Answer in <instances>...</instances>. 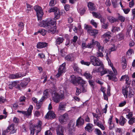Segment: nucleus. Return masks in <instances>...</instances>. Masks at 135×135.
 I'll list each match as a JSON object with an SVG mask.
<instances>
[{"instance_id":"f257e3e1","label":"nucleus","mask_w":135,"mask_h":135,"mask_svg":"<svg viewBox=\"0 0 135 135\" xmlns=\"http://www.w3.org/2000/svg\"><path fill=\"white\" fill-rule=\"evenodd\" d=\"M49 13L54 12L55 17L54 20L51 18L48 19L46 21H43L41 23V26L45 27L48 30V32L54 34L56 30V19H59L60 17L59 9L56 7L51 8L49 11Z\"/></svg>"},{"instance_id":"f03ea898","label":"nucleus","mask_w":135,"mask_h":135,"mask_svg":"<svg viewBox=\"0 0 135 135\" xmlns=\"http://www.w3.org/2000/svg\"><path fill=\"white\" fill-rule=\"evenodd\" d=\"M52 99L53 101L56 103H58L65 98L64 91L60 90L58 93L55 92L52 94Z\"/></svg>"},{"instance_id":"7ed1b4c3","label":"nucleus","mask_w":135,"mask_h":135,"mask_svg":"<svg viewBox=\"0 0 135 135\" xmlns=\"http://www.w3.org/2000/svg\"><path fill=\"white\" fill-rule=\"evenodd\" d=\"M90 63L95 66H102L103 65L102 61L98 57L91 56L90 57Z\"/></svg>"},{"instance_id":"20e7f679","label":"nucleus","mask_w":135,"mask_h":135,"mask_svg":"<svg viewBox=\"0 0 135 135\" xmlns=\"http://www.w3.org/2000/svg\"><path fill=\"white\" fill-rule=\"evenodd\" d=\"M34 9L36 12L38 20H41L43 15L41 8L38 5H36L34 7Z\"/></svg>"},{"instance_id":"39448f33","label":"nucleus","mask_w":135,"mask_h":135,"mask_svg":"<svg viewBox=\"0 0 135 135\" xmlns=\"http://www.w3.org/2000/svg\"><path fill=\"white\" fill-rule=\"evenodd\" d=\"M66 63H64L60 65L58 69V72L56 75V78H58L62 75L63 74L65 71Z\"/></svg>"},{"instance_id":"423d86ee","label":"nucleus","mask_w":135,"mask_h":135,"mask_svg":"<svg viewBox=\"0 0 135 135\" xmlns=\"http://www.w3.org/2000/svg\"><path fill=\"white\" fill-rule=\"evenodd\" d=\"M33 109L32 105H30L27 111L17 110V112L23 115L24 116H29L31 115Z\"/></svg>"},{"instance_id":"0eeeda50","label":"nucleus","mask_w":135,"mask_h":135,"mask_svg":"<svg viewBox=\"0 0 135 135\" xmlns=\"http://www.w3.org/2000/svg\"><path fill=\"white\" fill-rule=\"evenodd\" d=\"M26 73L24 74H22L21 73H17L16 74H10L9 78L11 79H18L20 78H22L23 76L26 75Z\"/></svg>"},{"instance_id":"6e6552de","label":"nucleus","mask_w":135,"mask_h":135,"mask_svg":"<svg viewBox=\"0 0 135 135\" xmlns=\"http://www.w3.org/2000/svg\"><path fill=\"white\" fill-rule=\"evenodd\" d=\"M68 114L65 113L59 117V121L62 124H65L68 118Z\"/></svg>"},{"instance_id":"1a4fd4ad","label":"nucleus","mask_w":135,"mask_h":135,"mask_svg":"<svg viewBox=\"0 0 135 135\" xmlns=\"http://www.w3.org/2000/svg\"><path fill=\"white\" fill-rule=\"evenodd\" d=\"M42 122L40 120H39L37 124L34 125V128H37V130L36 131V135H38V133L41 131L42 129Z\"/></svg>"},{"instance_id":"9d476101","label":"nucleus","mask_w":135,"mask_h":135,"mask_svg":"<svg viewBox=\"0 0 135 135\" xmlns=\"http://www.w3.org/2000/svg\"><path fill=\"white\" fill-rule=\"evenodd\" d=\"M56 117V115L53 111H49L45 116V117L47 119L50 118L51 119H54Z\"/></svg>"},{"instance_id":"9b49d317","label":"nucleus","mask_w":135,"mask_h":135,"mask_svg":"<svg viewBox=\"0 0 135 135\" xmlns=\"http://www.w3.org/2000/svg\"><path fill=\"white\" fill-rule=\"evenodd\" d=\"M87 6L89 10L90 11H95L97 10L96 6L94 3L93 2H89L88 3Z\"/></svg>"},{"instance_id":"f8f14e48","label":"nucleus","mask_w":135,"mask_h":135,"mask_svg":"<svg viewBox=\"0 0 135 135\" xmlns=\"http://www.w3.org/2000/svg\"><path fill=\"white\" fill-rule=\"evenodd\" d=\"M64 128L62 126H59L56 129L57 135H64Z\"/></svg>"},{"instance_id":"ddd939ff","label":"nucleus","mask_w":135,"mask_h":135,"mask_svg":"<svg viewBox=\"0 0 135 135\" xmlns=\"http://www.w3.org/2000/svg\"><path fill=\"white\" fill-rule=\"evenodd\" d=\"M66 106V103L63 102L60 103L58 106V110L60 112L65 111Z\"/></svg>"},{"instance_id":"4468645a","label":"nucleus","mask_w":135,"mask_h":135,"mask_svg":"<svg viewBox=\"0 0 135 135\" xmlns=\"http://www.w3.org/2000/svg\"><path fill=\"white\" fill-rule=\"evenodd\" d=\"M84 120L81 118V117H79L77 120L76 122V126L78 127L81 126L84 124Z\"/></svg>"},{"instance_id":"2eb2a0df","label":"nucleus","mask_w":135,"mask_h":135,"mask_svg":"<svg viewBox=\"0 0 135 135\" xmlns=\"http://www.w3.org/2000/svg\"><path fill=\"white\" fill-rule=\"evenodd\" d=\"M77 78L76 76L74 75L71 76L69 79V81L70 82L74 84H76L77 82Z\"/></svg>"},{"instance_id":"dca6fc26","label":"nucleus","mask_w":135,"mask_h":135,"mask_svg":"<svg viewBox=\"0 0 135 135\" xmlns=\"http://www.w3.org/2000/svg\"><path fill=\"white\" fill-rule=\"evenodd\" d=\"M48 45L47 43L45 42H38V43L37 47V48L41 49L46 47Z\"/></svg>"},{"instance_id":"f3484780","label":"nucleus","mask_w":135,"mask_h":135,"mask_svg":"<svg viewBox=\"0 0 135 135\" xmlns=\"http://www.w3.org/2000/svg\"><path fill=\"white\" fill-rule=\"evenodd\" d=\"M101 66L103 69V70L100 72L101 76H102L104 74L107 73L111 74L112 72L111 71H109L108 69L104 68L103 65Z\"/></svg>"},{"instance_id":"a211bd4d","label":"nucleus","mask_w":135,"mask_h":135,"mask_svg":"<svg viewBox=\"0 0 135 135\" xmlns=\"http://www.w3.org/2000/svg\"><path fill=\"white\" fill-rule=\"evenodd\" d=\"M24 25V23L22 22H20L18 23V35H19V33H20V32L23 30Z\"/></svg>"},{"instance_id":"6ab92c4d","label":"nucleus","mask_w":135,"mask_h":135,"mask_svg":"<svg viewBox=\"0 0 135 135\" xmlns=\"http://www.w3.org/2000/svg\"><path fill=\"white\" fill-rule=\"evenodd\" d=\"M98 119H94V124L98 126L103 130H104L105 129V128L103 126L102 124H100L99 122H98Z\"/></svg>"},{"instance_id":"aec40b11","label":"nucleus","mask_w":135,"mask_h":135,"mask_svg":"<svg viewBox=\"0 0 135 135\" xmlns=\"http://www.w3.org/2000/svg\"><path fill=\"white\" fill-rule=\"evenodd\" d=\"M93 126L92 124L90 123L87 124L85 129L86 130H87L88 132H91L93 129Z\"/></svg>"},{"instance_id":"412c9836","label":"nucleus","mask_w":135,"mask_h":135,"mask_svg":"<svg viewBox=\"0 0 135 135\" xmlns=\"http://www.w3.org/2000/svg\"><path fill=\"white\" fill-rule=\"evenodd\" d=\"M77 79V84L78 83L79 84H80V85L86 84V82L80 77H78Z\"/></svg>"},{"instance_id":"4be33fe9","label":"nucleus","mask_w":135,"mask_h":135,"mask_svg":"<svg viewBox=\"0 0 135 135\" xmlns=\"http://www.w3.org/2000/svg\"><path fill=\"white\" fill-rule=\"evenodd\" d=\"M127 121V120L126 118L123 116H121L120 117L119 124L122 126H123Z\"/></svg>"},{"instance_id":"5701e85b","label":"nucleus","mask_w":135,"mask_h":135,"mask_svg":"<svg viewBox=\"0 0 135 135\" xmlns=\"http://www.w3.org/2000/svg\"><path fill=\"white\" fill-rule=\"evenodd\" d=\"M107 19L109 22L112 23L118 22V20L117 18H116L113 16H108L107 17Z\"/></svg>"},{"instance_id":"b1692460","label":"nucleus","mask_w":135,"mask_h":135,"mask_svg":"<svg viewBox=\"0 0 135 135\" xmlns=\"http://www.w3.org/2000/svg\"><path fill=\"white\" fill-rule=\"evenodd\" d=\"M19 82V81H12L8 85V88L10 89H12L14 87H15L17 83H18Z\"/></svg>"},{"instance_id":"393cba45","label":"nucleus","mask_w":135,"mask_h":135,"mask_svg":"<svg viewBox=\"0 0 135 135\" xmlns=\"http://www.w3.org/2000/svg\"><path fill=\"white\" fill-rule=\"evenodd\" d=\"M122 93L125 98H127L128 95V88L125 87L122 89Z\"/></svg>"},{"instance_id":"a878e982","label":"nucleus","mask_w":135,"mask_h":135,"mask_svg":"<svg viewBox=\"0 0 135 135\" xmlns=\"http://www.w3.org/2000/svg\"><path fill=\"white\" fill-rule=\"evenodd\" d=\"M28 83V81L27 80L25 79L21 82L20 85L22 88H25Z\"/></svg>"},{"instance_id":"bb28decb","label":"nucleus","mask_w":135,"mask_h":135,"mask_svg":"<svg viewBox=\"0 0 135 135\" xmlns=\"http://www.w3.org/2000/svg\"><path fill=\"white\" fill-rule=\"evenodd\" d=\"M64 39L63 37H58L56 40L55 43L56 45H60L64 41Z\"/></svg>"},{"instance_id":"cd10ccee","label":"nucleus","mask_w":135,"mask_h":135,"mask_svg":"<svg viewBox=\"0 0 135 135\" xmlns=\"http://www.w3.org/2000/svg\"><path fill=\"white\" fill-rule=\"evenodd\" d=\"M87 84H84L81 85H80V89L82 92L85 93L87 91Z\"/></svg>"},{"instance_id":"c85d7f7f","label":"nucleus","mask_w":135,"mask_h":135,"mask_svg":"<svg viewBox=\"0 0 135 135\" xmlns=\"http://www.w3.org/2000/svg\"><path fill=\"white\" fill-rule=\"evenodd\" d=\"M96 41H95L94 39H92L91 41V42L90 43H88V48H91L92 47L93 48L95 45H96Z\"/></svg>"},{"instance_id":"c756f323","label":"nucleus","mask_w":135,"mask_h":135,"mask_svg":"<svg viewBox=\"0 0 135 135\" xmlns=\"http://www.w3.org/2000/svg\"><path fill=\"white\" fill-rule=\"evenodd\" d=\"M93 16L99 19L101 18L102 15L99 12H92L91 13Z\"/></svg>"},{"instance_id":"7c9ffc66","label":"nucleus","mask_w":135,"mask_h":135,"mask_svg":"<svg viewBox=\"0 0 135 135\" xmlns=\"http://www.w3.org/2000/svg\"><path fill=\"white\" fill-rule=\"evenodd\" d=\"M105 52H106V57H107V59L108 61V64L110 65V66L112 68V67H114L113 66V64L111 62L110 60L109 59V58L108 56V50H106Z\"/></svg>"},{"instance_id":"2f4dec72","label":"nucleus","mask_w":135,"mask_h":135,"mask_svg":"<svg viewBox=\"0 0 135 135\" xmlns=\"http://www.w3.org/2000/svg\"><path fill=\"white\" fill-rule=\"evenodd\" d=\"M46 31L44 29H39L37 32H35V34L37 35L38 33H40L43 36H44L46 34Z\"/></svg>"},{"instance_id":"473e14b6","label":"nucleus","mask_w":135,"mask_h":135,"mask_svg":"<svg viewBox=\"0 0 135 135\" xmlns=\"http://www.w3.org/2000/svg\"><path fill=\"white\" fill-rule=\"evenodd\" d=\"M111 34L110 32H108L103 35L102 37L104 38H110L111 37V36L110 35Z\"/></svg>"},{"instance_id":"72a5a7b5","label":"nucleus","mask_w":135,"mask_h":135,"mask_svg":"<svg viewBox=\"0 0 135 135\" xmlns=\"http://www.w3.org/2000/svg\"><path fill=\"white\" fill-rule=\"evenodd\" d=\"M117 37L120 40H121L124 39V35L122 32H121L117 35Z\"/></svg>"},{"instance_id":"f704fd0d","label":"nucleus","mask_w":135,"mask_h":135,"mask_svg":"<svg viewBox=\"0 0 135 135\" xmlns=\"http://www.w3.org/2000/svg\"><path fill=\"white\" fill-rule=\"evenodd\" d=\"M73 68L74 71L77 73H80L81 72V70L78 67L76 64L74 65Z\"/></svg>"},{"instance_id":"c9c22d12","label":"nucleus","mask_w":135,"mask_h":135,"mask_svg":"<svg viewBox=\"0 0 135 135\" xmlns=\"http://www.w3.org/2000/svg\"><path fill=\"white\" fill-rule=\"evenodd\" d=\"M65 59L68 61H72L73 59L72 54H70L67 55L65 56Z\"/></svg>"},{"instance_id":"e433bc0d","label":"nucleus","mask_w":135,"mask_h":135,"mask_svg":"<svg viewBox=\"0 0 135 135\" xmlns=\"http://www.w3.org/2000/svg\"><path fill=\"white\" fill-rule=\"evenodd\" d=\"M91 35H94L97 34L98 31L96 30H91L89 32Z\"/></svg>"},{"instance_id":"4c0bfd02","label":"nucleus","mask_w":135,"mask_h":135,"mask_svg":"<svg viewBox=\"0 0 135 135\" xmlns=\"http://www.w3.org/2000/svg\"><path fill=\"white\" fill-rule=\"evenodd\" d=\"M117 19L122 22H124L125 20V18L123 16L120 15L119 14H118V18Z\"/></svg>"},{"instance_id":"58836bf2","label":"nucleus","mask_w":135,"mask_h":135,"mask_svg":"<svg viewBox=\"0 0 135 135\" xmlns=\"http://www.w3.org/2000/svg\"><path fill=\"white\" fill-rule=\"evenodd\" d=\"M118 2L117 0H112V3L114 7L115 8L117 7L118 4Z\"/></svg>"},{"instance_id":"ea45409f","label":"nucleus","mask_w":135,"mask_h":135,"mask_svg":"<svg viewBox=\"0 0 135 135\" xmlns=\"http://www.w3.org/2000/svg\"><path fill=\"white\" fill-rule=\"evenodd\" d=\"M84 75L86 77V78L88 79H91L92 77L91 75L88 73H85L84 74Z\"/></svg>"},{"instance_id":"a19ab883","label":"nucleus","mask_w":135,"mask_h":135,"mask_svg":"<svg viewBox=\"0 0 135 135\" xmlns=\"http://www.w3.org/2000/svg\"><path fill=\"white\" fill-rule=\"evenodd\" d=\"M120 30L119 27L113 26L112 27V31L113 32H115L116 31L118 32Z\"/></svg>"},{"instance_id":"79ce46f5","label":"nucleus","mask_w":135,"mask_h":135,"mask_svg":"<svg viewBox=\"0 0 135 135\" xmlns=\"http://www.w3.org/2000/svg\"><path fill=\"white\" fill-rule=\"evenodd\" d=\"M78 39V37L77 36H74L73 37V39H72L71 40V43L73 44H75Z\"/></svg>"},{"instance_id":"37998d69","label":"nucleus","mask_w":135,"mask_h":135,"mask_svg":"<svg viewBox=\"0 0 135 135\" xmlns=\"http://www.w3.org/2000/svg\"><path fill=\"white\" fill-rule=\"evenodd\" d=\"M50 90L49 89L45 90L43 92L44 95L48 97L50 94Z\"/></svg>"},{"instance_id":"c03bdc74","label":"nucleus","mask_w":135,"mask_h":135,"mask_svg":"<svg viewBox=\"0 0 135 135\" xmlns=\"http://www.w3.org/2000/svg\"><path fill=\"white\" fill-rule=\"evenodd\" d=\"M115 131L116 133H119V135H122V129L121 128H117L115 129Z\"/></svg>"},{"instance_id":"a18cd8bd","label":"nucleus","mask_w":135,"mask_h":135,"mask_svg":"<svg viewBox=\"0 0 135 135\" xmlns=\"http://www.w3.org/2000/svg\"><path fill=\"white\" fill-rule=\"evenodd\" d=\"M86 11L85 8H81L79 10V12L80 13L81 15H82L84 14Z\"/></svg>"},{"instance_id":"49530a36","label":"nucleus","mask_w":135,"mask_h":135,"mask_svg":"<svg viewBox=\"0 0 135 135\" xmlns=\"http://www.w3.org/2000/svg\"><path fill=\"white\" fill-rule=\"evenodd\" d=\"M7 101V100L4 97L2 96L0 97V104L3 103Z\"/></svg>"},{"instance_id":"de8ad7c7","label":"nucleus","mask_w":135,"mask_h":135,"mask_svg":"<svg viewBox=\"0 0 135 135\" xmlns=\"http://www.w3.org/2000/svg\"><path fill=\"white\" fill-rule=\"evenodd\" d=\"M128 121V123L130 125L132 124L133 123L135 122V118L134 117L131 118L129 119Z\"/></svg>"},{"instance_id":"09e8293b","label":"nucleus","mask_w":135,"mask_h":135,"mask_svg":"<svg viewBox=\"0 0 135 135\" xmlns=\"http://www.w3.org/2000/svg\"><path fill=\"white\" fill-rule=\"evenodd\" d=\"M81 63L82 65H85L87 66H89L90 64V62L88 61H85L84 60H82L81 61Z\"/></svg>"},{"instance_id":"8fccbe9b","label":"nucleus","mask_w":135,"mask_h":135,"mask_svg":"<svg viewBox=\"0 0 135 135\" xmlns=\"http://www.w3.org/2000/svg\"><path fill=\"white\" fill-rule=\"evenodd\" d=\"M94 132L98 135H102V133L98 129L95 128L94 130Z\"/></svg>"},{"instance_id":"3c124183","label":"nucleus","mask_w":135,"mask_h":135,"mask_svg":"<svg viewBox=\"0 0 135 135\" xmlns=\"http://www.w3.org/2000/svg\"><path fill=\"white\" fill-rule=\"evenodd\" d=\"M56 3V0H51L50 1L49 3V6H54Z\"/></svg>"},{"instance_id":"603ef678","label":"nucleus","mask_w":135,"mask_h":135,"mask_svg":"<svg viewBox=\"0 0 135 135\" xmlns=\"http://www.w3.org/2000/svg\"><path fill=\"white\" fill-rule=\"evenodd\" d=\"M108 25V23L107 22L106 23H104L102 24V27L104 29H106L107 28Z\"/></svg>"},{"instance_id":"864d4df0","label":"nucleus","mask_w":135,"mask_h":135,"mask_svg":"<svg viewBox=\"0 0 135 135\" xmlns=\"http://www.w3.org/2000/svg\"><path fill=\"white\" fill-rule=\"evenodd\" d=\"M27 10L28 11H31V9L33 8V6H31L30 4H28L27 3L26 4Z\"/></svg>"},{"instance_id":"5fc2aeb1","label":"nucleus","mask_w":135,"mask_h":135,"mask_svg":"<svg viewBox=\"0 0 135 135\" xmlns=\"http://www.w3.org/2000/svg\"><path fill=\"white\" fill-rule=\"evenodd\" d=\"M116 75H115L114 74L113 75H111V77L109 78V79L112 80L113 81H116L117 80L116 77Z\"/></svg>"},{"instance_id":"6e6d98bb","label":"nucleus","mask_w":135,"mask_h":135,"mask_svg":"<svg viewBox=\"0 0 135 135\" xmlns=\"http://www.w3.org/2000/svg\"><path fill=\"white\" fill-rule=\"evenodd\" d=\"M126 104V100H124L120 103L119 105V107H122L124 106Z\"/></svg>"},{"instance_id":"4d7b16f0","label":"nucleus","mask_w":135,"mask_h":135,"mask_svg":"<svg viewBox=\"0 0 135 135\" xmlns=\"http://www.w3.org/2000/svg\"><path fill=\"white\" fill-rule=\"evenodd\" d=\"M42 103L41 102H38V103H36V109H39L41 107V106L42 105Z\"/></svg>"},{"instance_id":"13d9d810","label":"nucleus","mask_w":135,"mask_h":135,"mask_svg":"<svg viewBox=\"0 0 135 135\" xmlns=\"http://www.w3.org/2000/svg\"><path fill=\"white\" fill-rule=\"evenodd\" d=\"M102 52L100 51L97 53V57H103V56L104 55L103 53Z\"/></svg>"},{"instance_id":"bf43d9fd","label":"nucleus","mask_w":135,"mask_h":135,"mask_svg":"<svg viewBox=\"0 0 135 135\" xmlns=\"http://www.w3.org/2000/svg\"><path fill=\"white\" fill-rule=\"evenodd\" d=\"M98 49V52H100V51H101V52H104V48L103 46H101L100 47H98L97 48Z\"/></svg>"},{"instance_id":"052dcab7","label":"nucleus","mask_w":135,"mask_h":135,"mask_svg":"<svg viewBox=\"0 0 135 135\" xmlns=\"http://www.w3.org/2000/svg\"><path fill=\"white\" fill-rule=\"evenodd\" d=\"M76 92L75 94L76 95H78L81 93V90L78 88L76 87Z\"/></svg>"},{"instance_id":"680f3d73","label":"nucleus","mask_w":135,"mask_h":135,"mask_svg":"<svg viewBox=\"0 0 135 135\" xmlns=\"http://www.w3.org/2000/svg\"><path fill=\"white\" fill-rule=\"evenodd\" d=\"M82 47V48L84 49L85 48H88V44L87 45H86L85 43H83L81 45Z\"/></svg>"},{"instance_id":"e2e57ef3","label":"nucleus","mask_w":135,"mask_h":135,"mask_svg":"<svg viewBox=\"0 0 135 135\" xmlns=\"http://www.w3.org/2000/svg\"><path fill=\"white\" fill-rule=\"evenodd\" d=\"M89 82L90 86L94 89V81L93 80H89Z\"/></svg>"},{"instance_id":"0e129e2a","label":"nucleus","mask_w":135,"mask_h":135,"mask_svg":"<svg viewBox=\"0 0 135 135\" xmlns=\"http://www.w3.org/2000/svg\"><path fill=\"white\" fill-rule=\"evenodd\" d=\"M91 23L93 25L95 28L97 27V26L96 23L95 22L94 20H92L91 21Z\"/></svg>"},{"instance_id":"69168bd1","label":"nucleus","mask_w":135,"mask_h":135,"mask_svg":"<svg viewBox=\"0 0 135 135\" xmlns=\"http://www.w3.org/2000/svg\"><path fill=\"white\" fill-rule=\"evenodd\" d=\"M18 107V106L17 103H15L12 105V108L15 109H16Z\"/></svg>"},{"instance_id":"338daca9","label":"nucleus","mask_w":135,"mask_h":135,"mask_svg":"<svg viewBox=\"0 0 135 135\" xmlns=\"http://www.w3.org/2000/svg\"><path fill=\"white\" fill-rule=\"evenodd\" d=\"M129 79L128 76L125 79V80L126 81V84H127L128 85L130 84V81L129 80Z\"/></svg>"},{"instance_id":"774afa93","label":"nucleus","mask_w":135,"mask_h":135,"mask_svg":"<svg viewBox=\"0 0 135 135\" xmlns=\"http://www.w3.org/2000/svg\"><path fill=\"white\" fill-rule=\"evenodd\" d=\"M45 135H52V133L50 130H47L45 132Z\"/></svg>"}]
</instances>
